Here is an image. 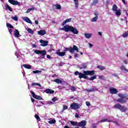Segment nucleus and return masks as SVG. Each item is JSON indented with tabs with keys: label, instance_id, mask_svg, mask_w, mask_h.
Returning a JSON list of instances; mask_svg holds the SVG:
<instances>
[{
	"label": "nucleus",
	"instance_id": "34",
	"mask_svg": "<svg viewBox=\"0 0 128 128\" xmlns=\"http://www.w3.org/2000/svg\"><path fill=\"white\" fill-rule=\"evenodd\" d=\"M54 6H56V10H60L62 8V6L59 4H56Z\"/></svg>",
	"mask_w": 128,
	"mask_h": 128
},
{
	"label": "nucleus",
	"instance_id": "59",
	"mask_svg": "<svg viewBox=\"0 0 128 128\" xmlns=\"http://www.w3.org/2000/svg\"><path fill=\"white\" fill-rule=\"evenodd\" d=\"M98 34L99 36H102V32H98Z\"/></svg>",
	"mask_w": 128,
	"mask_h": 128
},
{
	"label": "nucleus",
	"instance_id": "8",
	"mask_svg": "<svg viewBox=\"0 0 128 128\" xmlns=\"http://www.w3.org/2000/svg\"><path fill=\"white\" fill-rule=\"evenodd\" d=\"M30 94H32V98H35L36 100H44V98H42V96H40L36 95V94L32 92V91H30Z\"/></svg>",
	"mask_w": 128,
	"mask_h": 128
},
{
	"label": "nucleus",
	"instance_id": "64",
	"mask_svg": "<svg viewBox=\"0 0 128 128\" xmlns=\"http://www.w3.org/2000/svg\"><path fill=\"white\" fill-rule=\"evenodd\" d=\"M52 50H54V49H50V50H49V52H52Z\"/></svg>",
	"mask_w": 128,
	"mask_h": 128
},
{
	"label": "nucleus",
	"instance_id": "54",
	"mask_svg": "<svg viewBox=\"0 0 128 128\" xmlns=\"http://www.w3.org/2000/svg\"><path fill=\"white\" fill-rule=\"evenodd\" d=\"M31 100L33 104L34 103L35 100L34 99V98H31Z\"/></svg>",
	"mask_w": 128,
	"mask_h": 128
},
{
	"label": "nucleus",
	"instance_id": "41",
	"mask_svg": "<svg viewBox=\"0 0 128 128\" xmlns=\"http://www.w3.org/2000/svg\"><path fill=\"white\" fill-rule=\"evenodd\" d=\"M128 36V31L126 32L124 34L122 35L123 38H126Z\"/></svg>",
	"mask_w": 128,
	"mask_h": 128
},
{
	"label": "nucleus",
	"instance_id": "35",
	"mask_svg": "<svg viewBox=\"0 0 128 128\" xmlns=\"http://www.w3.org/2000/svg\"><path fill=\"white\" fill-rule=\"evenodd\" d=\"M34 118H36L38 122H40V116H38V114H36L34 115Z\"/></svg>",
	"mask_w": 128,
	"mask_h": 128
},
{
	"label": "nucleus",
	"instance_id": "26",
	"mask_svg": "<svg viewBox=\"0 0 128 128\" xmlns=\"http://www.w3.org/2000/svg\"><path fill=\"white\" fill-rule=\"evenodd\" d=\"M97 4H98V0H93L91 4L92 6H96Z\"/></svg>",
	"mask_w": 128,
	"mask_h": 128
},
{
	"label": "nucleus",
	"instance_id": "58",
	"mask_svg": "<svg viewBox=\"0 0 128 128\" xmlns=\"http://www.w3.org/2000/svg\"><path fill=\"white\" fill-rule=\"evenodd\" d=\"M92 44H89V48H92Z\"/></svg>",
	"mask_w": 128,
	"mask_h": 128
},
{
	"label": "nucleus",
	"instance_id": "22",
	"mask_svg": "<svg viewBox=\"0 0 128 128\" xmlns=\"http://www.w3.org/2000/svg\"><path fill=\"white\" fill-rule=\"evenodd\" d=\"M97 68L100 70H106V66H102V65H98L97 66Z\"/></svg>",
	"mask_w": 128,
	"mask_h": 128
},
{
	"label": "nucleus",
	"instance_id": "23",
	"mask_svg": "<svg viewBox=\"0 0 128 128\" xmlns=\"http://www.w3.org/2000/svg\"><path fill=\"white\" fill-rule=\"evenodd\" d=\"M22 66L25 68H27L28 70H30L32 68V66L30 64H24L22 65Z\"/></svg>",
	"mask_w": 128,
	"mask_h": 128
},
{
	"label": "nucleus",
	"instance_id": "15",
	"mask_svg": "<svg viewBox=\"0 0 128 128\" xmlns=\"http://www.w3.org/2000/svg\"><path fill=\"white\" fill-rule=\"evenodd\" d=\"M46 50H34L35 54H44V52H46Z\"/></svg>",
	"mask_w": 128,
	"mask_h": 128
},
{
	"label": "nucleus",
	"instance_id": "48",
	"mask_svg": "<svg viewBox=\"0 0 128 128\" xmlns=\"http://www.w3.org/2000/svg\"><path fill=\"white\" fill-rule=\"evenodd\" d=\"M47 104H54V102H50V101H48V102H47Z\"/></svg>",
	"mask_w": 128,
	"mask_h": 128
},
{
	"label": "nucleus",
	"instance_id": "5",
	"mask_svg": "<svg viewBox=\"0 0 128 128\" xmlns=\"http://www.w3.org/2000/svg\"><path fill=\"white\" fill-rule=\"evenodd\" d=\"M113 108L119 110H120L122 112H126L128 110V108H126V107H124V106L118 104H116Z\"/></svg>",
	"mask_w": 128,
	"mask_h": 128
},
{
	"label": "nucleus",
	"instance_id": "30",
	"mask_svg": "<svg viewBox=\"0 0 128 128\" xmlns=\"http://www.w3.org/2000/svg\"><path fill=\"white\" fill-rule=\"evenodd\" d=\"M116 16H120V14H122V12L120 11V10H116Z\"/></svg>",
	"mask_w": 128,
	"mask_h": 128
},
{
	"label": "nucleus",
	"instance_id": "53",
	"mask_svg": "<svg viewBox=\"0 0 128 128\" xmlns=\"http://www.w3.org/2000/svg\"><path fill=\"white\" fill-rule=\"evenodd\" d=\"M9 32L10 34H12V30L9 29Z\"/></svg>",
	"mask_w": 128,
	"mask_h": 128
},
{
	"label": "nucleus",
	"instance_id": "40",
	"mask_svg": "<svg viewBox=\"0 0 128 128\" xmlns=\"http://www.w3.org/2000/svg\"><path fill=\"white\" fill-rule=\"evenodd\" d=\"M31 86H40V84H38V83H34V82H33V83H32V84H31Z\"/></svg>",
	"mask_w": 128,
	"mask_h": 128
},
{
	"label": "nucleus",
	"instance_id": "3",
	"mask_svg": "<svg viewBox=\"0 0 128 128\" xmlns=\"http://www.w3.org/2000/svg\"><path fill=\"white\" fill-rule=\"evenodd\" d=\"M70 124L75 126V128H80V126L82 128H86V121L82 120L80 122H74V121H70Z\"/></svg>",
	"mask_w": 128,
	"mask_h": 128
},
{
	"label": "nucleus",
	"instance_id": "20",
	"mask_svg": "<svg viewBox=\"0 0 128 128\" xmlns=\"http://www.w3.org/2000/svg\"><path fill=\"white\" fill-rule=\"evenodd\" d=\"M46 34V31L45 30H40L38 32V34H40V36H44Z\"/></svg>",
	"mask_w": 128,
	"mask_h": 128
},
{
	"label": "nucleus",
	"instance_id": "63",
	"mask_svg": "<svg viewBox=\"0 0 128 128\" xmlns=\"http://www.w3.org/2000/svg\"><path fill=\"white\" fill-rule=\"evenodd\" d=\"M74 96H70V98L71 99V100H74Z\"/></svg>",
	"mask_w": 128,
	"mask_h": 128
},
{
	"label": "nucleus",
	"instance_id": "33",
	"mask_svg": "<svg viewBox=\"0 0 128 128\" xmlns=\"http://www.w3.org/2000/svg\"><path fill=\"white\" fill-rule=\"evenodd\" d=\"M42 56H40V58H44L46 54V51L43 52L42 54Z\"/></svg>",
	"mask_w": 128,
	"mask_h": 128
},
{
	"label": "nucleus",
	"instance_id": "27",
	"mask_svg": "<svg viewBox=\"0 0 128 128\" xmlns=\"http://www.w3.org/2000/svg\"><path fill=\"white\" fill-rule=\"evenodd\" d=\"M26 22H28V24H32V20H30V19L28 18V17H26L25 19L24 20Z\"/></svg>",
	"mask_w": 128,
	"mask_h": 128
},
{
	"label": "nucleus",
	"instance_id": "2",
	"mask_svg": "<svg viewBox=\"0 0 128 128\" xmlns=\"http://www.w3.org/2000/svg\"><path fill=\"white\" fill-rule=\"evenodd\" d=\"M60 30H64L66 32H72V34H78V29L68 24L65 25L64 28H61Z\"/></svg>",
	"mask_w": 128,
	"mask_h": 128
},
{
	"label": "nucleus",
	"instance_id": "25",
	"mask_svg": "<svg viewBox=\"0 0 128 128\" xmlns=\"http://www.w3.org/2000/svg\"><path fill=\"white\" fill-rule=\"evenodd\" d=\"M92 34L90 33H86L84 34V36L86 38H92Z\"/></svg>",
	"mask_w": 128,
	"mask_h": 128
},
{
	"label": "nucleus",
	"instance_id": "51",
	"mask_svg": "<svg viewBox=\"0 0 128 128\" xmlns=\"http://www.w3.org/2000/svg\"><path fill=\"white\" fill-rule=\"evenodd\" d=\"M74 58H78V54L77 53H75L74 55Z\"/></svg>",
	"mask_w": 128,
	"mask_h": 128
},
{
	"label": "nucleus",
	"instance_id": "12",
	"mask_svg": "<svg viewBox=\"0 0 128 128\" xmlns=\"http://www.w3.org/2000/svg\"><path fill=\"white\" fill-rule=\"evenodd\" d=\"M96 90H98V88H96L94 86H93L91 89L88 88L86 90V91L88 92H92Z\"/></svg>",
	"mask_w": 128,
	"mask_h": 128
},
{
	"label": "nucleus",
	"instance_id": "16",
	"mask_svg": "<svg viewBox=\"0 0 128 128\" xmlns=\"http://www.w3.org/2000/svg\"><path fill=\"white\" fill-rule=\"evenodd\" d=\"M14 36L15 38H20V32L18 31V29L15 30Z\"/></svg>",
	"mask_w": 128,
	"mask_h": 128
},
{
	"label": "nucleus",
	"instance_id": "45",
	"mask_svg": "<svg viewBox=\"0 0 128 128\" xmlns=\"http://www.w3.org/2000/svg\"><path fill=\"white\" fill-rule=\"evenodd\" d=\"M68 110V106L63 105V110Z\"/></svg>",
	"mask_w": 128,
	"mask_h": 128
},
{
	"label": "nucleus",
	"instance_id": "37",
	"mask_svg": "<svg viewBox=\"0 0 128 128\" xmlns=\"http://www.w3.org/2000/svg\"><path fill=\"white\" fill-rule=\"evenodd\" d=\"M6 24L7 28H14V26L10 24L6 23Z\"/></svg>",
	"mask_w": 128,
	"mask_h": 128
},
{
	"label": "nucleus",
	"instance_id": "39",
	"mask_svg": "<svg viewBox=\"0 0 128 128\" xmlns=\"http://www.w3.org/2000/svg\"><path fill=\"white\" fill-rule=\"evenodd\" d=\"M28 32H29V34H34V30H32V28H28L27 30Z\"/></svg>",
	"mask_w": 128,
	"mask_h": 128
},
{
	"label": "nucleus",
	"instance_id": "36",
	"mask_svg": "<svg viewBox=\"0 0 128 128\" xmlns=\"http://www.w3.org/2000/svg\"><path fill=\"white\" fill-rule=\"evenodd\" d=\"M12 20H15V22H18V16H15L14 17V16H12L11 17Z\"/></svg>",
	"mask_w": 128,
	"mask_h": 128
},
{
	"label": "nucleus",
	"instance_id": "1",
	"mask_svg": "<svg viewBox=\"0 0 128 128\" xmlns=\"http://www.w3.org/2000/svg\"><path fill=\"white\" fill-rule=\"evenodd\" d=\"M74 74L75 76H78L79 78H84V80H94L96 78V75L94 72V70H87V71H84L83 73L79 72L78 71H76L74 72ZM86 76H94L90 78H88Z\"/></svg>",
	"mask_w": 128,
	"mask_h": 128
},
{
	"label": "nucleus",
	"instance_id": "47",
	"mask_svg": "<svg viewBox=\"0 0 128 128\" xmlns=\"http://www.w3.org/2000/svg\"><path fill=\"white\" fill-rule=\"evenodd\" d=\"M86 106H90V103L88 101H86Z\"/></svg>",
	"mask_w": 128,
	"mask_h": 128
},
{
	"label": "nucleus",
	"instance_id": "19",
	"mask_svg": "<svg viewBox=\"0 0 128 128\" xmlns=\"http://www.w3.org/2000/svg\"><path fill=\"white\" fill-rule=\"evenodd\" d=\"M53 82H56V84H62V80H60V79H58V78H56L54 80H53Z\"/></svg>",
	"mask_w": 128,
	"mask_h": 128
},
{
	"label": "nucleus",
	"instance_id": "17",
	"mask_svg": "<svg viewBox=\"0 0 128 128\" xmlns=\"http://www.w3.org/2000/svg\"><path fill=\"white\" fill-rule=\"evenodd\" d=\"M72 22V18H69L65 20L63 22L62 24V26H64L68 22Z\"/></svg>",
	"mask_w": 128,
	"mask_h": 128
},
{
	"label": "nucleus",
	"instance_id": "42",
	"mask_svg": "<svg viewBox=\"0 0 128 128\" xmlns=\"http://www.w3.org/2000/svg\"><path fill=\"white\" fill-rule=\"evenodd\" d=\"M33 74H39L42 72V71L39 70H34L32 72Z\"/></svg>",
	"mask_w": 128,
	"mask_h": 128
},
{
	"label": "nucleus",
	"instance_id": "6",
	"mask_svg": "<svg viewBox=\"0 0 128 128\" xmlns=\"http://www.w3.org/2000/svg\"><path fill=\"white\" fill-rule=\"evenodd\" d=\"M74 50H76L78 52H80V51H78V48L76 46L74 45L73 48L70 47V48H65L64 50V52H70L71 54H74Z\"/></svg>",
	"mask_w": 128,
	"mask_h": 128
},
{
	"label": "nucleus",
	"instance_id": "61",
	"mask_svg": "<svg viewBox=\"0 0 128 128\" xmlns=\"http://www.w3.org/2000/svg\"><path fill=\"white\" fill-rule=\"evenodd\" d=\"M64 128H70L69 126H64Z\"/></svg>",
	"mask_w": 128,
	"mask_h": 128
},
{
	"label": "nucleus",
	"instance_id": "10",
	"mask_svg": "<svg viewBox=\"0 0 128 128\" xmlns=\"http://www.w3.org/2000/svg\"><path fill=\"white\" fill-rule=\"evenodd\" d=\"M56 54L59 56H66V52H60V49H58L56 50Z\"/></svg>",
	"mask_w": 128,
	"mask_h": 128
},
{
	"label": "nucleus",
	"instance_id": "7",
	"mask_svg": "<svg viewBox=\"0 0 128 128\" xmlns=\"http://www.w3.org/2000/svg\"><path fill=\"white\" fill-rule=\"evenodd\" d=\"M70 108H71V110H78V108H80V104L78 103L73 102L71 104Z\"/></svg>",
	"mask_w": 128,
	"mask_h": 128
},
{
	"label": "nucleus",
	"instance_id": "11",
	"mask_svg": "<svg viewBox=\"0 0 128 128\" xmlns=\"http://www.w3.org/2000/svg\"><path fill=\"white\" fill-rule=\"evenodd\" d=\"M110 92L112 94H118V90L115 88H110Z\"/></svg>",
	"mask_w": 128,
	"mask_h": 128
},
{
	"label": "nucleus",
	"instance_id": "14",
	"mask_svg": "<svg viewBox=\"0 0 128 128\" xmlns=\"http://www.w3.org/2000/svg\"><path fill=\"white\" fill-rule=\"evenodd\" d=\"M40 44H41L42 46H48V42L44 40H40Z\"/></svg>",
	"mask_w": 128,
	"mask_h": 128
},
{
	"label": "nucleus",
	"instance_id": "60",
	"mask_svg": "<svg viewBox=\"0 0 128 128\" xmlns=\"http://www.w3.org/2000/svg\"><path fill=\"white\" fill-rule=\"evenodd\" d=\"M35 24H38V20H35Z\"/></svg>",
	"mask_w": 128,
	"mask_h": 128
},
{
	"label": "nucleus",
	"instance_id": "9",
	"mask_svg": "<svg viewBox=\"0 0 128 128\" xmlns=\"http://www.w3.org/2000/svg\"><path fill=\"white\" fill-rule=\"evenodd\" d=\"M8 2L13 6H22V3H20V2H18L16 0H8Z\"/></svg>",
	"mask_w": 128,
	"mask_h": 128
},
{
	"label": "nucleus",
	"instance_id": "46",
	"mask_svg": "<svg viewBox=\"0 0 128 128\" xmlns=\"http://www.w3.org/2000/svg\"><path fill=\"white\" fill-rule=\"evenodd\" d=\"M71 90H73V92H75V90H76V88L74 86H72L71 88Z\"/></svg>",
	"mask_w": 128,
	"mask_h": 128
},
{
	"label": "nucleus",
	"instance_id": "4",
	"mask_svg": "<svg viewBox=\"0 0 128 128\" xmlns=\"http://www.w3.org/2000/svg\"><path fill=\"white\" fill-rule=\"evenodd\" d=\"M118 98L116 100L117 102H120V104H126L128 100V94H123L122 93H119L118 94Z\"/></svg>",
	"mask_w": 128,
	"mask_h": 128
},
{
	"label": "nucleus",
	"instance_id": "24",
	"mask_svg": "<svg viewBox=\"0 0 128 128\" xmlns=\"http://www.w3.org/2000/svg\"><path fill=\"white\" fill-rule=\"evenodd\" d=\"M111 122L112 120H108L107 118H104L100 122Z\"/></svg>",
	"mask_w": 128,
	"mask_h": 128
},
{
	"label": "nucleus",
	"instance_id": "44",
	"mask_svg": "<svg viewBox=\"0 0 128 128\" xmlns=\"http://www.w3.org/2000/svg\"><path fill=\"white\" fill-rule=\"evenodd\" d=\"M64 62H61L58 64V66H64Z\"/></svg>",
	"mask_w": 128,
	"mask_h": 128
},
{
	"label": "nucleus",
	"instance_id": "32",
	"mask_svg": "<svg viewBox=\"0 0 128 128\" xmlns=\"http://www.w3.org/2000/svg\"><path fill=\"white\" fill-rule=\"evenodd\" d=\"M56 120L54 119L51 120H50L48 122V124H56Z\"/></svg>",
	"mask_w": 128,
	"mask_h": 128
},
{
	"label": "nucleus",
	"instance_id": "28",
	"mask_svg": "<svg viewBox=\"0 0 128 128\" xmlns=\"http://www.w3.org/2000/svg\"><path fill=\"white\" fill-rule=\"evenodd\" d=\"M120 68L122 70H124V72H128V69L126 68V67H124V66L122 65L120 66Z\"/></svg>",
	"mask_w": 128,
	"mask_h": 128
},
{
	"label": "nucleus",
	"instance_id": "52",
	"mask_svg": "<svg viewBox=\"0 0 128 128\" xmlns=\"http://www.w3.org/2000/svg\"><path fill=\"white\" fill-rule=\"evenodd\" d=\"M28 12H30V8L28 9L27 11L26 12V14H28Z\"/></svg>",
	"mask_w": 128,
	"mask_h": 128
},
{
	"label": "nucleus",
	"instance_id": "18",
	"mask_svg": "<svg viewBox=\"0 0 128 128\" xmlns=\"http://www.w3.org/2000/svg\"><path fill=\"white\" fill-rule=\"evenodd\" d=\"M98 12H96L94 13V15L96 16L95 17L92 18V22H96L98 20Z\"/></svg>",
	"mask_w": 128,
	"mask_h": 128
},
{
	"label": "nucleus",
	"instance_id": "50",
	"mask_svg": "<svg viewBox=\"0 0 128 128\" xmlns=\"http://www.w3.org/2000/svg\"><path fill=\"white\" fill-rule=\"evenodd\" d=\"M75 117L76 118H80V116H78V114L76 113L75 114Z\"/></svg>",
	"mask_w": 128,
	"mask_h": 128
},
{
	"label": "nucleus",
	"instance_id": "21",
	"mask_svg": "<svg viewBox=\"0 0 128 128\" xmlns=\"http://www.w3.org/2000/svg\"><path fill=\"white\" fill-rule=\"evenodd\" d=\"M5 6H6L5 10H8L10 12H12V7L10 6V5L8 4H5Z\"/></svg>",
	"mask_w": 128,
	"mask_h": 128
},
{
	"label": "nucleus",
	"instance_id": "38",
	"mask_svg": "<svg viewBox=\"0 0 128 128\" xmlns=\"http://www.w3.org/2000/svg\"><path fill=\"white\" fill-rule=\"evenodd\" d=\"M80 70H82V68H86V64H83L81 65V66L80 67Z\"/></svg>",
	"mask_w": 128,
	"mask_h": 128
},
{
	"label": "nucleus",
	"instance_id": "13",
	"mask_svg": "<svg viewBox=\"0 0 128 128\" xmlns=\"http://www.w3.org/2000/svg\"><path fill=\"white\" fill-rule=\"evenodd\" d=\"M44 92H46V94H54V90L50 89V88H47L44 90Z\"/></svg>",
	"mask_w": 128,
	"mask_h": 128
},
{
	"label": "nucleus",
	"instance_id": "31",
	"mask_svg": "<svg viewBox=\"0 0 128 128\" xmlns=\"http://www.w3.org/2000/svg\"><path fill=\"white\" fill-rule=\"evenodd\" d=\"M76 8H78V0H74Z\"/></svg>",
	"mask_w": 128,
	"mask_h": 128
},
{
	"label": "nucleus",
	"instance_id": "43",
	"mask_svg": "<svg viewBox=\"0 0 128 128\" xmlns=\"http://www.w3.org/2000/svg\"><path fill=\"white\" fill-rule=\"evenodd\" d=\"M56 100H58V98L56 97H54L52 98V101L54 102H56Z\"/></svg>",
	"mask_w": 128,
	"mask_h": 128
},
{
	"label": "nucleus",
	"instance_id": "57",
	"mask_svg": "<svg viewBox=\"0 0 128 128\" xmlns=\"http://www.w3.org/2000/svg\"><path fill=\"white\" fill-rule=\"evenodd\" d=\"M122 2L124 4H126V0H122Z\"/></svg>",
	"mask_w": 128,
	"mask_h": 128
},
{
	"label": "nucleus",
	"instance_id": "49",
	"mask_svg": "<svg viewBox=\"0 0 128 128\" xmlns=\"http://www.w3.org/2000/svg\"><path fill=\"white\" fill-rule=\"evenodd\" d=\"M100 80H102V78H105L104 76H99Z\"/></svg>",
	"mask_w": 128,
	"mask_h": 128
},
{
	"label": "nucleus",
	"instance_id": "62",
	"mask_svg": "<svg viewBox=\"0 0 128 128\" xmlns=\"http://www.w3.org/2000/svg\"><path fill=\"white\" fill-rule=\"evenodd\" d=\"M29 9L30 10H30H34V8H30Z\"/></svg>",
	"mask_w": 128,
	"mask_h": 128
},
{
	"label": "nucleus",
	"instance_id": "56",
	"mask_svg": "<svg viewBox=\"0 0 128 128\" xmlns=\"http://www.w3.org/2000/svg\"><path fill=\"white\" fill-rule=\"evenodd\" d=\"M32 48H36V44H33L32 45Z\"/></svg>",
	"mask_w": 128,
	"mask_h": 128
},
{
	"label": "nucleus",
	"instance_id": "29",
	"mask_svg": "<svg viewBox=\"0 0 128 128\" xmlns=\"http://www.w3.org/2000/svg\"><path fill=\"white\" fill-rule=\"evenodd\" d=\"M112 10L113 12H116L118 10V6H116L115 4L112 6Z\"/></svg>",
	"mask_w": 128,
	"mask_h": 128
},
{
	"label": "nucleus",
	"instance_id": "55",
	"mask_svg": "<svg viewBox=\"0 0 128 128\" xmlns=\"http://www.w3.org/2000/svg\"><path fill=\"white\" fill-rule=\"evenodd\" d=\"M51 56L50 55H47V58H49V60H50Z\"/></svg>",
	"mask_w": 128,
	"mask_h": 128
}]
</instances>
